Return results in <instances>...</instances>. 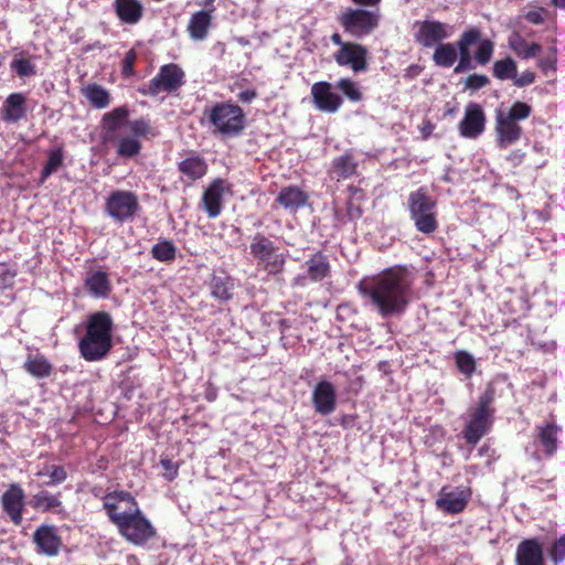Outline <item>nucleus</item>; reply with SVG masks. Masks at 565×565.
Returning <instances> with one entry per match:
<instances>
[{
  "label": "nucleus",
  "mask_w": 565,
  "mask_h": 565,
  "mask_svg": "<svg viewBox=\"0 0 565 565\" xmlns=\"http://www.w3.org/2000/svg\"><path fill=\"white\" fill-rule=\"evenodd\" d=\"M337 88L351 102H361L363 94L358 85L350 78H341L337 83Z\"/></svg>",
  "instance_id": "09e8293b"
},
{
  "label": "nucleus",
  "mask_w": 565,
  "mask_h": 565,
  "mask_svg": "<svg viewBox=\"0 0 565 565\" xmlns=\"http://www.w3.org/2000/svg\"><path fill=\"white\" fill-rule=\"evenodd\" d=\"M138 505L136 498L125 490L108 492L103 497V509L115 526L117 516L129 515Z\"/></svg>",
  "instance_id": "2eb2a0df"
},
{
  "label": "nucleus",
  "mask_w": 565,
  "mask_h": 565,
  "mask_svg": "<svg viewBox=\"0 0 565 565\" xmlns=\"http://www.w3.org/2000/svg\"><path fill=\"white\" fill-rule=\"evenodd\" d=\"M414 39L416 43L425 49L436 47L451 34V28L437 20L417 21Z\"/></svg>",
  "instance_id": "ddd939ff"
},
{
  "label": "nucleus",
  "mask_w": 565,
  "mask_h": 565,
  "mask_svg": "<svg viewBox=\"0 0 565 565\" xmlns=\"http://www.w3.org/2000/svg\"><path fill=\"white\" fill-rule=\"evenodd\" d=\"M355 6L367 10H376L380 9L379 6L382 0H351Z\"/></svg>",
  "instance_id": "e2e57ef3"
},
{
  "label": "nucleus",
  "mask_w": 565,
  "mask_h": 565,
  "mask_svg": "<svg viewBox=\"0 0 565 565\" xmlns=\"http://www.w3.org/2000/svg\"><path fill=\"white\" fill-rule=\"evenodd\" d=\"M472 491L469 487L450 488L444 486L435 501L436 508L449 515L463 512L471 500Z\"/></svg>",
  "instance_id": "9b49d317"
},
{
  "label": "nucleus",
  "mask_w": 565,
  "mask_h": 565,
  "mask_svg": "<svg viewBox=\"0 0 565 565\" xmlns=\"http://www.w3.org/2000/svg\"><path fill=\"white\" fill-rule=\"evenodd\" d=\"M490 79L488 76L482 74H471L465 81V88L471 90H478L489 85Z\"/></svg>",
  "instance_id": "6e6d98bb"
},
{
  "label": "nucleus",
  "mask_w": 565,
  "mask_h": 565,
  "mask_svg": "<svg viewBox=\"0 0 565 565\" xmlns=\"http://www.w3.org/2000/svg\"><path fill=\"white\" fill-rule=\"evenodd\" d=\"M559 430L561 428L553 422L536 426V438L543 447L545 456L551 457L556 452Z\"/></svg>",
  "instance_id": "c9c22d12"
},
{
  "label": "nucleus",
  "mask_w": 565,
  "mask_h": 565,
  "mask_svg": "<svg viewBox=\"0 0 565 565\" xmlns=\"http://www.w3.org/2000/svg\"><path fill=\"white\" fill-rule=\"evenodd\" d=\"M117 156L120 158H134L138 156L141 151V142L139 139L129 136H124L120 138H117Z\"/></svg>",
  "instance_id": "37998d69"
},
{
  "label": "nucleus",
  "mask_w": 565,
  "mask_h": 565,
  "mask_svg": "<svg viewBox=\"0 0 565 565\" xmlns=\"http://www.w3.org/2000/svg\"><path fill=\"white\" fill-rule=\"evenodd\" d=\"M306 269L311 282H321L331 276V264L322 250L316 252L306 260Z\"/></svg>",
  "instance_id": "473e14b6"
},
{
  "label": "nucleus",
  "mask_w": 565,
  "mask_h": 565,
  "mask_svg": "<svg viewBox=\"0 0 565 565\" xmlns=\"http://www.w3.org/2000/svg\"><path fill=\"white\" fill-rule=\"evenodd\" d=\"M249 248L258 269L274 277L282 274L286 266V255L279 250L274 241L262 233H256Z\"/></svg>",
  "instance_id": "423d86ee"
},
{
  "label": "nucleus",
  "mask_w": 565,
  "mask_h": 565,
  "mask_svg": "<svg viewBox=\"0 0 565 565\" xmlns=\"http://www.w3.org/2000/svg\"><path fill=\"white\" fill-rule=\"evenodd\" d=\"M211 296L220 302H227L233 299L235 284L234 279L225 271L213 273L209 282Z\"/></svg>",
  "instance_id": "c756f323"
},
{
  "label": "nucleus",
  "mask_w": 565,
  "mask_h": 565,
  "mask_svg": "<svg viewBox=\"0 0 565 565\" xmlns=\"http://www.w3.org/2000/svg\"><path fill=\"white\" fill-rule=\"evenodd\" d=\"M532 114V107L524 102H515L512 104L510 109L504 113V116L513 121H520L527 119Z\"/></svg>",
  "instance_id": "3c124183"
},
{
  "label": "nucleus",
  "mask_w": 565,
  "mask_h": 565,
  "mask_svg": "<svg viewBox=\"0 0 565 565\" xmlns=\"http://www.w3.org/2000/svg\"><path fill=\"white\" fill-rule=\"evenodd\" d=\"M15 276L17 270L6 269L0 273V290L4 291L13 288Z\"/></svg>",
  "instance_id": "13d9d810"
},
{
  "label": "nucleus",
  "mask_w": 565,
  "mask_h": 565,
  "mask_svg": "<svg viewBox=\"0 0 565 565\" xmlns=\"http://www.w3.org/2000/svg\"><path fill=\"white\" fill-rule=\"evenodd\" d=\"M537 64H539V67L544 73H546L550 70L555 71L556 70L555 49L553 50V53L550 56L539 60Z\"/></svg>",
  "instance_id": "052dcab7"
},
{
  "label": "nucleus",
  "mask_w": 565,
  "mask_h": 565,
  "mask_svg": "<svg viewBox=\"0 0 565 565\" xmlns=\"http://www.w3.org/2000/svg\"><path fill=\"white\" fill-rule=\"evenodd\" d=\"M225 184L224 179H214L203 192L201 204L210 218H216L222 213Z\"/></svg>",
  "instance_id": "412c9836"
},
{
  "label": "nucleus",
  "mask_w": 565,
  "mask_h": 565,
  "mask_svg": "<svg viewBox=\"0 0 565 565\" xmlns=\"http://www.w3.org/2000/svg\"><path fill=\"white\" fill-rule=\"evenodd\" d=\"M308 194L297 185H288L280 190L275 202L286 210L297 211L308 202Z\"/></svg>",
  "instance_id": "f704fd0d"
},
{
  "label": "nucleus",
  "mask_w": 565,
  "mask_h": 565,
  "mask_svg": "<svg viewBox=\"0 0 565 565\" xmlns=\"http://www.w3.org/2000/svg\"><path fill=\"white\" fill-rule=\"evenodd\" d=\"M493 76L498 79L515 78L516 64L511 57L495 61L493 64Z\"/></svg>",
  "instance_id": "a18cd8bd"
},
{
  "label": "nucleus",
  "mask_w": 565,
  "mask_h": 565,
  "mask_svg": "<svg viewBox=\"0 0 565 565\" xmlns=\"http://www.w3.org/2000/svg\"><path fill=\"white\" fill-rule=\"evenodd\" d=\"M495 132L498 146L502 149L515 143L522 137V127L504 116V111H498L495 117Z\"/></svg>",
  "instance_id": "393cba45"
},
{
  "label": "nucleus",
  "mask_w": 565,
  "mask_h": 565,
  "mask_svg": "<svg viewBox=\"0 0 565 565\" xmlns=\"http://www.w3.org/2000/svg\"><path fill=\"white\" fill-rule=\"evenodd\" d=\"M28 113L26 97L23 93H11L0 108V118L4 122H18L25 118Z\"/></svg>",
  "instance_id": "bb28decb"
},
{
  "label": "nucleus",
  "mask_w": 565,
  "mask_h": 565,
  "mask_svg": "<svg viewBox=\"0 0 565 565\" xmlns=\"http://www.w3.org/2000/svg\"><path fill=\"white\" fill-rule=\"evenodd\" d=\"M349 199L345 204V212L334 211V221L338 225H345L360 220L363 215L362 203L365 200V192L355 185L348 186Z\"/></svg>",
  "instance_id": "4be33fe9"
},
{
  "label": "nucleus",
  "mask_w": 565,
  "mask_h": 565,
  "mask_svg": "<svg viewBox=\"0 0 565 565\" xmlns=\"http://www.w3.org/2000/svg\"><path fill=\"white\" fill-rule=\"evenodd\" d=\"M495 388L489 385L478 397L476 406L468 413V419L462 431L468 445L476 446L486 436L494 423Z\"/></svg>",
  "instance_id": "7ed1b4c3"
},
{
  "label": "nucleus",
  "mask_w": 565,
  "mask_h": 565,
  "mask_svg": "<svg viewBox=\"0 0 565 565\" xmlns=\"http://www.w3.org/2000/svg\"><path fill=\"white\" fill-rule=\"evenodd\" d=\"M334 61L340 66H350L353 72H364L367 70V50L365 46L347 42L334 53Z\"/></svg>",
  "instance_id": "f3484780"
},
{
  "label": "nucleus",
  "mask_w": 565,
  "mask_h": 565,
  "mask_svg": "<svg viewBox=\"0 0 565 565\" xmlns=\"http://www.w3.org/2000/svg\"><path fill=\"white\" fill-rule=\"evenodd\" d=\"M129 129L131 136L135 138H150L157 136V130L151 126L150 120L146 118H139L129 121Z\"/></svg>",
  "instance_id": "49530a36"
},
{
  "label": "nucleus",
  "mask_w": 565,
  "mask_h": 565,
  "mask_svg": "<svg viewBox=\"0 0 565 565\" xmlns=\"http://www.w3.org/2000/svg\"><path fill=\"white\" fill-rule=\"evenodd\" d=\"M118 533L134 545H143L157 535V530L150 520L136 507L129 515L116 518Z\"/></svg>",
  "instance_id": "0eeeda50"
},
{
  "label": "nucleus",
  "mask_w": 565,
  "mask_h": 565,
  "mask_svg": "<svg viewBox=\"0 0 565 565\" xmlns=\"http://www.w3.org/2000/svg\"><path fill=\"white\" fill-rule=\"evenodd\" d=\"M437 202L425 188L409 193L408 210L416 230L423 234H433L438 228Z\"/></svg>",
  "instance_id": "39448f33"
},
{
  "label": "nucleus",
  "mask_w": 565,
  "mask_h": 565,
  "mask_svg": "<svg viewBox=\"0 0 565 565\" xmlns=\"http://www.w3.org/2000/svg\"><path fill=\"white\" fill-rule=\"evenodd\" d=\"M206 120L214 134L224 137H237L246 127L243 108L231 102H218L203 110L202 122Z\"/></svg>",
  "instance_id": "20e7f679"
},
{
  "label": "nucleus",
  "mask_w": 565,
  "mask_h": 565,
  "mask_svg": "<svg viewBox=\"0 0 565 565\" xmlns=\"http://www.w3.org/2000/svg\"><path fill=\"white\" fill-rule=\"evenodd\" d=\"M23 367L29 374L36 379L49 377L53 372V365L40 353L29 354Z\"/></svg>",
  "instance_id": "e433bc0d"
},
{
  "label": "nucleus",
  "mask_w": 565,
  "mask_h": 565,
  "mask_svg": "<svg viewBox=\"0 0 565 565\" xmlns=\"http://www.w3.org/2000/svg\"><path fill=\"white\" fill-rule=\"evenodd\" d=\"M0 505L6 518L13 525L20 526L25 511V492L23 488L17 482L9 483L0 497Z\"/></svg>",
  "instance_id": "f8f14e48"
},
{
  "label": "nucleus",
  "mask_w": 565,
  "mask_h": 565,
  "mask_svg": "<svg viewBox=\"0 0 565 565\" xmlns=\"http://www.w3.org/2000/svg\"><path fill=\"white\" fill-rule=\"evenodd\" d=\"M151 256L158 262L171 263L175 259L177 247L171 241H160L151 247Z\"/></svg>",
  "instance_id": "c03bdc74"
},
{
  "label": "nucleus",
  "mask_w": 565,
  "mask_h": 565,
  "mask_svg": "<svg viewBox=\"0 0 565 565\" xmlns=\"http://www.w3.org/2000/svg\"><path fill=\"white\" fill-rule=\"evenodd\" d=\"M84 288L92 297L106 299L109 297L113 286L107 271L98 268L86 273Z\"/></svg>",
  "instance_id": "a878e982"
},
{
  "label": "nucleus",
  "mask_w": 565,
  "mask_h": 565,
  "mask_svg": "<svg viewBox=\"0 0 565 565\" xmlns=\"http://www.w3.org/2000/svg\"><path fill=\"white\" fill-rule=\"evenodd\" d=\"M129 116L127 106H119L113 110L105 113L102 117V128L104 131L103 139L105 142L116 140V134L119 128L126 122Z\"/></svg>",
  "instance_id": "cd10ccee"
},
{
  "label": "nucleus",
  "mask_w": 565,
  "mask_h": 565,
  "mask_svg": "<svg viewBox=\"0 0 565 565\" xmlns=\"http://www.w3.org/2000/svg\"><path fill=\"white\" fill-rule=\"evenodd\" d=\"M45 473L49 475L50 480L45 482L46 486H56L67 479V472L63 466L52 465L45 467ZM43 471H39L36 476H43Z\"/></svg>",
  "instance_id": "603ef678"
},
{
  "label": "nucleus",
  "mask_w": 565,
  "mask_h": 565,
  "mask_svg": "<svg viewBox=\"0 0 565 565\" xmlns=\"http://www.w3.org/2000/svg\"><path fill=\"white\" fill-rule=\"evenodd\" d=\"M63 161L64 152L62 147L50 150L47 154V161L41 171L40 184H43L52 173L57 171V169L63 166Z\"/></svg>",
  "instance_id": "79ce46f5"
},
{
  "label": "nucleus",
  "mask_w": 565,
  "mask_h": 565,
  "mask_svg": "<svg viewBox=\"0 0 565 565\" xmlns=\"http://www.w3.org/2000/svg\"><path fill=\"white\" fill-rule=\"evenodd\" d=\"M380 20V9L347 8L338 17V22L344 32L356 39H362L373 33L379 28Z\"/></svg>",
  "instance_id": "6e6552de"
},
{
  "label": "nucleus",
  "mask_w": 565,
  "mask_h": 565,
  "mask_svg": "<svg viewBox=\"0 0 565 565\" xmlns=\"http://www.w3.org/2000/svg\"><path fill=\"white\" fill-rule=\"evenodd\" d=\"M114 321L109 312L97 311L87 317L85 333L78 341L81 356L87 362L104 360L113 349Z\"/></svg>",
  "instance_id": "f03ea898"
},
{
  "label": "nucleus",
  "mask_w": 565,
  "mask_h": 565,
  "mask_svg": "<svg viewBox=\"0 0 565 565\" xmlns=\"http://www.w3.org/2000/svg\"><path fill=\"white\" fill-rule=\"evenodd\" d=\"M481 35V30L479 28L472 26L463 31L458 39L457 49L459 62L454 70L456 74L463 73L472 67L470 47L479 42Z\"/></svg>",
  "instance_id": "b1692460"
},
{
  "label": "nucleus",
  "mask_w": 565,
  "mask_h": 565,
  "mask_svg": "<svg viewBox=\"0 0 565 565\" xmlns=\"http://www.w3.org/2000/svg\"><path fill=\"white\" fill-rule=\"evenodd\" d=\"M258 96L256 89H246L237 95V99L241 103H250Z\"/></svg>",
  "instance_id": "0e129e2a"
},
{
  "label": "nucleus",
  "mask_w": 565,
  "mask_h": 565,
  "mask_svg": "<svg viewBox=\"0 0 565 565\" xmlns=\"http://www.w3.org/2000/svg\"><path fill=\"white\" fill-rule=\"evenodd\" d=\"M311 97L320 111L334 114L342 106V97L333 92L331 83L321 81L311 86Z\"/></svg>",
  "instance_id": "6ab92c4d"
},
{
  "label": "nucleus",
  "mask_w": 565,
  "mask_h": 565,
  "mask_svg": "<svg viewBox=\"0 0 565 565\" xmlns=\"http://www.w3.org/2000/svg\"><path fill=\"white\" fill-rule=\"evenodd\" d=\"M114 11L120 22L129 25L137 24L143 17V6L140 0H115Z\"/></svg>",
  "instance_id": "2f4dec72"
},
{
  "label": "nucleus",
  "mask_w": 565,
  "mask_h": 565,
  "mask_svg": "<svg viewBox=\"0 0 565 565\" xmlns=\"http://www.w3.org/2000/svg\"><path fill=\"white\" fill-rule=\"evenodd\" d=\"M308 281H310V279H309L308 273L306 271V274H303V275L296 276L291 281V286L298 287V288H303L308 285Z\"/></svg>",
  "instance_id": "338daca9"
},
{
  "label": "nucleus",
  "mask_w": 565,
  "mask_h": 565,
  "mask_svg": "<svg viewBox=\"0 0 565 565\" xmlns=\"http://www.w3.org/2000/svg\"><path fill=\"white\" fill-rule=\"evenodd\" d=\"M177 170L180 182L185 186H192L206 175L209 164L202 156L191 150L177 163Z\"/></svg>",
  "instance_id": "4468645a"
},
{
  "label": "nucleus",
  "mask_w": 565,
  "mask_h": 565,
  "mask_svg": "<svg viewBox=\"0 0 565 565\" xmlns=\"http://www.w3.org/2000/svg\"><path fill=\"white\" fill-rule=\"evenodd\" d=\"M514 85L518 87H524L527 86L535 81V74L532 71H525L520 76H515Z\"/></svg>",
  "instance_id": "bf43d9fd"
},
{
  "label": "nucleus",
  "mask_w": 565,
  "mask_h": 565,
  "mask_svg": "<svg viewBox=\"0 0 565 565\" xmlns=\"http://www.w3.org/2000/svg\"><path fill=\"white\" fill-rule=\"evenodd\" d=\"M548 558L555 565L565 561V534L556 539L547 550Z\"/></svg>",
  "instance_id": "864d4df0"
},
{
  "label": "nucleus",
  "mask_w": 565,
  "mask_h": 565,
  "mask_svg": "<svg viewBox=\"0 0 565 565\" xmlns=\"http://www.w3.org/2000/svg\"><path fill=\"white\" fill-rule=\"evenodd\" d=\"M358 168L354 154L348 150L332 159L329 173L334 175L337 181L347 180L358 174Z\"/></svg>",
  "instance_id": "7c9ffc66"
},
{
  "label": "nucleus",
  "mask_w": 565,
  "mask_h": 565,
  "mask_svg": "<svg viewBox=\"0 0 565 565\" xmlns=\"http://www.w3.org/2000/svg\"><path fill=\"white\" fill-rule=\"evenodd\" d=\"M458 58V51L452 43H440L435 47L433 61L436 66L451 67Z\"/></svg>",
  "instance_id": "ea45409f"
},
{
  "label": "nucleus",
  "mask_w": 565,
  "mask_h": 565,
  "mask_svg": "<svg viewBox=\"0 0 565 565\" xmlns=\"http://www.w3.org/2000/svg\"><path fill=\"white\" fill-rule=\"evenodd\" d=\"M211 10H200L194 12L188 23V33L193 41H203L206 39L210 28L212 25Z\"/></svg>",
  "instance_id": "72a5a7b5"
},
{
  "label": "nucleus",
  "mask_w": 565,
  "mask_h": 565,
  "mask_svg": "<svg viewBox=\"0 0 565 565\" xmlns=\"http://www.w3.org/2000/svg\"><path fill=\"white\" fill-rule=\"evenodd\" d=\"M455 362L457 369L467 377H470L476 371V361L473 356L466 351L456 352Z\"/></svg>",
  "instance_id": "de8ad7c7"
},
{
  "label": "nucleus",
  "mask_w": 565,
  "mask_h": 565,
  "mask_svg": "<svg viewBox=\"0 0 565 565\" xmlns=\"http://www.w3.org/2000/svg\"><path fill=\"white\" fill-rule=\"evenodd\" d=\"M486 129V114L477 103L466 106L463 118L459 122V132L463 138L476 139Z\"/></svg>",
  "instance_id": "a211bd4d"
},
{
  "label": "nucleus",
  "mask_w": 565,
  "mask_h": 565,
  "mask_svg": "<svg viewBox=\"0 0 565 565\" xmlns=\"http://www.w3.org/2000/svg\"><path fill=\"white\" fill-rule=\"evenodd\" d=\"M137 61V52L135 49H130L122 60L121 73L125 77L135 75V63Z\"/></svg>",
  "instance_id": "5fc2aeb1"
},
{
  "label": "nucleus",
  "mask_w": 565,
  "mask_h": 565,
  "mask_svg": "<svg viewBox=\"0 0 565 565\" xmlns=\"http://www.w3.org/2000/svg\"><path fill=\"white\" fill-rule=\"evenodd\" d=\"M185 83L184 71L174 63L164 64L159 68L157 75L149 81L145 88L139 92L142 95L157 96L160 93H174Z\"/></svg>",
  "instance_id": "1a4fd4ad"
},
{
  "label": "nucleus",
  "mask_w": 565,
  "mask_h": 565,
  "mask_svg": "<svg viewBox=\"0 0 565 565\" xmlns=\"http://www.w3.org/2000/svg\"><path fill=\"white\" fill-rule=\"evenodd\" d=\"M356 290L382 318L398 317L411 302L413 278L406 267L394 266L379 275L363 277Z\"/></svg>",
  "instance_id": "f257e3e1"
},
{
  "label": "nucleus",
  "mask_w": 565,
  "mask_h": 565,
  "mask_svg": "<svg viewBox=\"0 0 565 565\" xmlns=\"http://www.w3.org/2000/svg\"><path fill=\"white\" fill-rule=\"evenodd\" d=\"M419 129L422 132V137L424 139H427L433 134L435 125L430 120H425Z\"/></svg>",
  "instance_id": "774afa93"
},
{
  "label": "nucleus",
  "mask_w": 565,
  "mask_h": 565,
  "mask_svg": "<svg viewBox=\"0 0 565 565\" xmlns=\"http://www.w3.org/2000/svg\"><path fill=\"white\" fill-rule=\"evenodd\" d=\"M312 405L316 413L327 416L337 408V391L334 385L327 381H319L312 390Z\"/></svg>",
  "instance_id": "aec40b11"
},
{
  "label": "nucleus",
  "mask_w": 565,
  "mask_h": 565,
  "mask_svg": "<svg viewBox=\"0 0 565 565\" xmlns=\"http://www.w3.org/2000/svg\"><path fill=\"white\" fill-rule=\"evenodd\" d=\"M139 210L138 195L131 191H113L105 202V212L118 223L132 220Z\"/></svg>",
  "instance_id": "9d476101"
},
{
  "label": "nucleus",
  "mask_w": 565,
  "mask_h": 565,
  "mask_svg": "<svg viewBox=\"0 0 565 565\" xmlns=\"http://www.w3.org/2000/svg\"><path fill=\"white\" fill-rule=\"evenodd\" d=\"M544 9L531 10L525 14V20L532 24H541L544 22Z\"/></svg>",
  "instance_id": "680f3d73"
},
{
  "label": "nucleus",
  "mask_w": 565,
  "mask_h": 565,
  "mask_svg": "<svg viewBox=\"0 0 565 565\" xmlns=\"http://www.w3.org/2000/svg\"><path fill=\"white\" fill-rule=\"evenodd\" d=\"M32 541L39 554L49 557H55L60 554L63 540L58 533L57 526L53 524H42L33 533Z\"/></svg>",
  "instance_id": "dca6fc26"
},
{
  "label": "nucleus",
  "mask_w": 565,
  "mask_h": 565,
  "mask_svg": "<svg viewBox=\"0 0 565 565\" xmlns=\"http://www.w3.org/2000/svg\"><path fill=\"white\" fill-rule=\"evenodd\" d=\"M509 45L511 50L523 60L535 57L542 52L541 44L536 42L529 43L519 34H514L510 38Z\"/></svg>",
  "instance_id": "58836bf2"
},
{
  "label": "nucleus",
  "mask_w": 565,
  "mask_h": 565,
  "mask_svg": "<svg viewBox=\"0 0 565 565\" xmlns=\"http://www.w3.org/2000/svg\"><path fill=\"white\" fill-rule=\"evenodd\" d=\"M31 505L35 511L42 513H54L63 518L66 515L60 492L54 494L47 490H41L32 497Z\"/></svg>",
  "instance_id": "c85d7f7f"
},
{
  "label": "nucleus",
  "mask_w": 565,
  "mask_h": 565,
  "mask_svg": "<svg viewBox=\"0 0 565 565\" xmlns=\"http://www.w3.org/2000/svg\"><path fill=\"white\" fill-rule=\"evenodd\" d=\"M516 565H546L543 544L537 537L524 539L515 552Z\"/></svg>",
  "instance_id": "5701e85b"
},
{
  "label": "nucleus",
  "mask_w": 565,
  "mask_h": 565,
  "mask_svg": "<svg viewBox=\"0 0 565 565\" xmlns=\"http://www.w3.org/2000/svg\"><path fill=\"white\" fill-rule=\"evenodd\" d=\"M160 465L164 469L163 477L168 481H173L179 475V465L171 459L161 458Z\"/></svg>",
  "instance_id": "4d7b16f0"
},
{
  "label": "nucleus",
  "mask_w": 565,
  "mask_h": 565,
  "mask_svg": "<svg viewBox=\"0 0 565 565\" xmlns=\"http://www.w3.org/2000/svg\"><path fill=\"white\" fill-rule=\"evenodd\" d=\"M477 44H478V49L475 54V60L478 64L486 65L492 58L493 51H494V44L491 40L482 39L481 36H480L479 42H477Z\"/></svg>",
  "instance_id": "8fccbe9b"
},
{
  "label": "nucleus",
  "mask_w": 565,
  "mask_h": 565,
  "mask_svg": "<svg viewBox=\"0 0 565 565\" xmlns=\"http://www.w3.org/2000/svg\"><path fill=\"white\" fill-rule=\"evenodd\" d=\"M10 68L21 78L35 76L38 73L36 65L33 63L32 57H24L23 52L15 54L10 63Z\"/></svg>",
  "instance_id": "a19ab883"
},
{
  "label": "nucleus",
  "mask_w": 565,
  "mask_h": 565,
  "mask_svg": "<svg viewBox=\"0 0 565 565\" xmlns=\"http://www.w3.org/2000/svg\"><path fill=\"white\" fill-rule=\"evenodd\" d=\"M83 96L88 103L97 109H104L109 106L111 97L109 92L102 85L92 83L82 88Z\"/></svg>",
  "instance_id": "4c0bfd02"
},
{
  "label": "nucleus",
  "mask_w": 565,
  "mask_h": 565,
  "mask_svg": "<svg viewBox=\"0 0 565 565\" xmlns=\"http://www.w3.org/2000/svg\"><path fill=\"white\" fill-rule=\"evenodd\" d=\"M422 71H423L422 66H419L417 64H412L411 66H408L405 70L404 77L408 78V79H413V78L417 77L422 73Z\"/></svg>",
  "instance_id": "69168bd1"
}]
</instances>
